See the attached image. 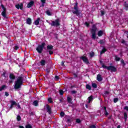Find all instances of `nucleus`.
Listing matches in <instances>:
<instances>
[{
  "label": "nucleus",
  "instance_id": "obj_1",
  "mask_svg": "<svg viewBox=\"0 0 128 128\" xmlns=\"http://www.w3.org/2000/svg\"><path fill=\"white\" fill-rule=\"evenodd\" d=\"M22 77L19 76L17 80L15 82V84L14 86L15 90H18V88H20L22 84Z\"/></svg>",
  "mask_w": 128,
  "mask_h": 128
},
{
  "label": "nucleus",
  "instance_id": "obj_2",
  "mask_svg": "<svg viewBox=\"0 0 128 128\" xmlns=\"http://www.w3.org/2000/svg\"><path fill=\"white\" fill-rule=\"evenodd\" d=\"M96 30H98V28H96V25H92V28L90 30V32L92 34L91 36L92 40H96Z\"/></svg>",
  "mask_w": 128,
  "mask_h": 128
},
{
  "label": "nucleus",
  "instance_id": "obj_3",
  "mask_svg": "<svg viewBox=\"0 0 128 128\" xmlns=\"http://www.w3.org/2000/svg\"><path fill=\"white\" fill-rule=\"evenodd\" d=\"M44 46H46V42H42L41 45H38L36 48V50H37L38 54H42L44 50Z\"/></svg>",
  "mask_w": 128,
  "mask_h": 128
},
{
  "label": "nucleus",
  "instance_id": "obj_4",
  "mask_svg": "<svg viewBox=\"0 0 128 128\" xmlns=\"http://www.w3.org/2000/svg\"><path fill=\"white\" fill-rule=\"evenodd\" d=\"M52 26H60V20L57 18L54 21H52V22L50 24Z\"/></svg>",
  "mask_w": 128,
  "mask_h": 128
},
{
  "label": "nucleus",
  "instance_id": "obj_5",
  "mask_svg": "<svg viewBox=\"0 0 128 128\" xmlns=\"http://www.w3.org/2000/svg\"><path fill=\"white\" fill-rule=\"evenodd\" d=\"M74 10H75V11L72 12L74 14L80 16V11L78 10V2L76 3L75 6H74Z\"/></svg>",
  "mask_w": 128,
  "mask_h": 128
},
{
  "label": "nucleus",
  "instance_id": "obj_6",
  "mask_svg": "<svg viewBox=\"0 0 128 128\" xmlns=\"http://www.w3.org/2000/svg\"><path fill=\"white\" fill-rule=\"evenodd\" d=\"M10 78L11 80H9V84H12L14 82V80L16 79V76L13 74H10Z\"/></svg>",
  "mask_w": 128,
  "mask_h": 128
},
{
  "label": "nucleus",
  "instance_id": "obj_7",
  "mask_svg": "<svg viewBox=\"0 0 128 128\" xmlns=\"http://www.w3.org/2000/svg\"><path fill=\"white\" fill-rule=\"evenodd\" d=\"M82 60H83L84 62H85L86 64H88L90 62H88V59L86 56H82L80 58Z\"/></svg>",
  "mask_w": 128,
  "mask_h": 128
},
{
  "label": "nucleus",
  "instance_id": "obj_8",
  "mask_svg": "<svg viewBox=\"0 0 128 128\" xmlns=\"http://www.w3.org/2000/svg\"><path fill=\"white\" fill-rule=\"evenodd\" d=\"M46 108L47 110V112L49 114H52V108L48 105H46Z\"/></svg>",
  "mask_w": 128,
  "mask_h": 128
},
{
  "label": "nucleus",
  "instance_id": "obj_9",
  "mask_svg": "<svg viewBox=\"0 0 128 128\" xmlns=\"http://www.w3.org/2000/svg\"><path fill=\"white\" fill-rule=\"evenodd\" d=\"M16 8H17V10H22L24 8V4L20 3V4H17L16 5Z\"/></svg>",
  "mask_w": 128,
  "mask_h": 128
},
{
  "label": "nucleus",
  "instance_id": "obj_10",
  "mask_svg": "<svg viewBox=\"0 0 128 128\" xmlns=\"http://www.w3.org/2000/svg\"><path fill=\"white\" fill-rule=\"evenodd\" d=\"M108 70H111V72H116V68L114 67V66H109L108 68Z\"/></svg>",
  "mask_w": 128,
  "mask_h": 128
},
{
  "label": "nucleus",
  "instance_id": "obj_11",
  "mask_svg": "<svg viewBox=\"0 0 128 128\" xmlns=\"http://www.w3.org/2000/svg\"><path fill=\"white\" fill-rule=\"evenodd\" d=\"M10 102L11 104L10 108H12V106H17V104L16 101L11 100Z\"/></svg>",
  "mask_w": 128,
  "mask_h": 128
},
{
  "label": "nucleus",
  "instance_id": "obj_12",
  "mask_svg": "<svg viewBox=\"0 0 128 128\" xmlns=\"http://www.w3.org/2000/svg\"><path fill=\"white\" fill-rule=\"evenodd\" d=\"M34 1L30 2L28 4L27 8H32V6H34Z\"/></svg>",
  "mask_w": 128,
  "mask_h": 128
},
{
  "label": "nucleus",
  "instance_id": "obj_13",
  "mask_svg": "<svg viewBox=\"0 0 128 128\" xmlns=\"http://www.w3.org/2000/svg\"><path fill=\"white\" fill-rule=\"evenodd\" d=\"M97 80H98V82H102V76L100 75V74H98L97 76Z\"/></svg>",
  "mask_w": 128,
  "mask_h": 128
},
{
  "label": "nucleus",
  "instance_id": "obj_14",
  "mask_svg": "<svg viewBox=\"0 0 128 128\" xmlns=\"http://www.w3.org/2000/svg\"><path fill=\"white\" fill-rule=\"evenodd\" d=\"M40 18H38L34 22V24H36V26H38V24H40Z\"/></svg>",
  "mask_w": 128,
  "mask_h": 128
},
{
  "label": "nucleus",
  "instance_id": "obj_15",
  "mask_svg": "<svg viewBox=\"0 0 128 128\" xmlns=\"http://www.w3.org/2000/svg\"><path fill=\"white\" fill-rule=\"evenodd\" d=\"M46 62L45 60H41V62H40V66H46Z\"/></svg>",
  "mask_w": 128,
  "mask_h": 128
},
{
  "label": "nucleus",
  "instance_id": "obj_16",
  "mask_svg": "<svg viewBox=\"0 0 128 128\" xmlns=\"http://www.w3.org/2000/svg\"><path fill=\"white\" fill-rule=\"evenodd\" d=\"M26 24H32V18H28L26 19Z\"/></svg>",
  "mask_w": 128,
  "mask_h": 128
},
{
  "label": "nucleus",
  "instance_id": "obj_17",
  "mask_svg": "<svg viewBox=\"0 0 128 128\" xmlns=\"http://www.w3.org/2000/svg\"><path fill=\"white\" fill-rule=\"evenodd\" d=\"M104 34V32L102 30H100L98 32V36H102Z\"/></svg>",
  "mask_w": 128,
  "mask_h": 128
},
{
  "label": "nucleus",
  "instance_id": "obj_18",
  "mask_svg": "<svg viewBox=\"0 0 128 128\" xmlns=\"http://www.w3.org/2000/svg\"><path fill=\"white\" fill-rule=\"evenodd\" d=\"M67 100L68 104H72V98H70V97L67 98Z\"/></svg>",
  "mask_w": 128,
  "mask_h": 128
},
{
  "label": "nucleus",
  "instance_id": "obj_19",
  "mask_svg": "<svg viewBox=\"0 0 128 128\" xmlns=\"http://www.w3.org/2000/svg\"><path fill=\"white\" fill-rule=\"evenodd\" d=\"M33 106H38V101L34 100L33 102Z\"/></svg>",
  "mask_w": 128,
  "mask_h": 128
},
{
  "label": "nucleus",
  "instance_id": "obj_20",
  "mask_svg": "<svg viewBox=\"0 0 128 128\" xmlns=\"http://www.w3.org/2000/svg\"><path fill=\"white\" fill-rule=\"evenodd\" d=\"M2 14L4 18H6V12L2 11Z\"/></svg>",
  "mask_w": 128,
  "mask_h": 128
},
{
  "label": "nucleus",
  "instance_id": "obj_21",
  "mask_svg": "<svg viewBox=\"0 0 128 128\" xmlns=\"http://www.w3.org/2000/svg\"><path fill=\"white\" fill-rule=\"evenodd\" d=\"M4 88H6V85H2L0 88V92H2V90H4Z\"/></svg>",
  "mask_w": 128,
  "mask_h": 128
},
{
  "label": "nucleus",
  "instance_id": "obj_22",
  "mask_svg": "<svg viewBox=\"0 0 128 128\" xmlns=\"http://www.w3.org/2000/svg\"><path fill=\"white\" fill-rule=\"evenodd\" d=\"M53 49H54V46H52L48 45V46H47V50H53Z\"/></svg>",
  "mask_w": 128,
  "mask_h": 128
},
{
  "label": "nucleus",
  "instance_id": "obj_23",
  "mask_svg": "<svg viewBox=\"0 0 128 128\" xmlns=\"http://www.w3.org/2000/svg\"><path fill=\"white\" fill-rule=\"evenodd\" d=\"M86 88L87 90H92V86H90V84H87L86 85Z\"/></svg>",
  "mask_w": 128,
  "mask_h": 128
},
{
  "label": "nucleus",
  "instance_id": "obj_24",
  "mask_svg": "<svg viewBox=\"0 0 128 128\" xmlns=\"http://www.w3.org/2000/svg\"><path fill=\"white\" fill-rule=\"evenodd\" d=\"M106 52V49L104 48L102 51L100 52V54H104Z\"/></svg>",
  "mask_w": 128,
  "mask_h": 128
},
{
  "label": "nucleus",
  "instance_id": "obj_25",
  "mask_svg": "<svg viewBox=\"0 0 128 128\" xmlns=\"http://www.w3.org/2000/svg\"><path fill=\"white\" fill-rule=\"evenodd\" d=\"M92 100H94V98H92V96H90L88 98V104H90V102H92Z\"/></svg>",
  "mask_w": 128,
  "mask_h": 128
},
{
  "label": "nucleus",
  "instance_id": "obj_26",
  "mask_svg": "<svg viewBox=\"0 0 128 128\" xmlns=\"http://www.w3.org/2000/svg\"><path fill=\"white\" fill-rule=\"evenodd\" d=\"M16 120L18 122H20V120H22V118L20 117V116L18 115L17 116Z\"/></svg>",
  "mask_w": 128,
  "mask_h": 128
},
{
  "label": "nucleus",
  "instance_id": "obj_27",
  "mask_svg": "<svg viewBox=\"0 0 128 128\" xmlns=\"http://www.w3.org/2000/svg\"><path fill=\"white\" fill-rule=\"evenodd\" d=\"M114 58H115L117 62H120V58L117 56H115Z\"/></svg>",
  "mask_w": 128,
  "mask_h": 128
},
{
  "label": "nucleus",
  "instance_id": "obj_28",
  "mask_svg": "<svg viewBox=\"0 0 128 128\" xmlns=\"http://www.w3.org/2000/svg\"><path fill=\"white\" fill-rule=\"evenodd\" d=\"M92 86L94 88H98V86L96 85V83H92Z\"/></svg>",
  "mask_w": 128,
  "mask_h": 128
},
{
  "label": "nucleus",
  "instance_id": "obj_29",
  "mask_svg": "<svg viewBox=\"0 0 128 128\" xmlns=\"http://www.w3.org/2000/svg\"><path fill=\"white\" fill-rule=\"evenodd\" d=\"M124 118L125 119V120H126V119L128 118V114H126V112H124Z\"/></svg>",
  "mask_w": 128,
  "mask_h": 128
},
{
  "label": "nucleus",
  "instance_id": "obj_30",
  "mask_svg": "<svg viewBox=\"0 0 128 128\" xmlns=\"http://www.w3.org/2000/svg\"><path fill=\"white\" fill-rule=\"evenodd\" d=\"M46 14H48V16H52V13H50V10H47L46 11Z\"/></svg>",
  "mask_w": 128,
  "mask_h": 128
},
{
  "label": "nucleus",
  "instance_id": "obj_31",
  "mask_svg": "<svg viewBox=\"0 0 128 128\" xmlns=\"http://www.w3.org/2000/svg\"><path fill=\"white\" fill-rule=\"evenodd\" d=\"M48 102H50V104H52V98H48Z\"/></svg>",
  "mask_w": 128,
  "mask_h": 128
},
{
  "label": "nucleus",
  "instance_id": "obj_32",
  "mask_svg": "<svg viewBox=\"0 0 128 128\" xmlns=\"http://www.w3.org/2000/svg\"><path fill=\"white\" fill-rule=\"evenodd\" d=\"M90 54L91 58H92V56H94V52H90Z\"/></svg>",
  "mask_w": 128,
  "mask_h": 128
},
{
  "label": "nucleus",
  "instance_id": "obj_33",
  "mask_svg": "<svg viewBox=\"0 0 128 128\" xmlns=\"http://www.w3.org/2000/svg\"><path fill=\"white\" fill-rule=\"evenodd\" d=\"M26 128H32V126L30 124H28L26 126Z\"/></svg>",
  "mask_w": 128,
  "mask_h": 128
},
{
  "label": "nucleus",
  "instance_id": "obj_34",
  "mask_svg": "<svg viewBox=\"0 0 128 128\" xmlns=\"http://www.w3.org/2000/svg\"><path fill=\"white\" fill-rule=\"evenodd\" d=\"M100 44H104V40H100Z\"/></svg>",
  "mask_w": 128,
  "mask_h": 128
},
{
  "label": "nucleus",
  "instance_id": "obj_35",
  "mask_svg": "<svg viewBox=\"0 0 128 128\" xmlns=\"http://www.w3.org/2000/svg\"><path fill=\"white\" fill-rule=\"evenodd\" d=\"M76 92H78L74 90L71 91V94H76Z\"/></svg>",
  "mask_w": 128,
  "mask_h": 128
},
{
  "label": "nucleus",
  "instance_id": "obj_36",
  "mask_svg": "<svg viewBox=\"0 0 128 128\" xmlns=\"http://www.w3.org/2000/svg\"><path fill=\"white\" fill-rule=\"evenodd\" d=\"M60 116H62V118L63 116H64V112H61L60 113Z\"/></svg>",
  "mask_w": 128,
  "mask_h": 128
},
{
  "label": "nucleus",
  "instance_id": "obj_37",
  "mask_svg": "<svg viewBox=\"0 0 128 128\" xmlns=\"http://www.w3.org/2000/svg\"><path fill=\"white\" fill-rule=\"evenodd\" d=\"M59 92L60 96H62V94H64V91L62 90H60Z\"/></svg>",
  "mask_w": 128,
  "mask_h": 128
},
{
  "label": "nucleus",
  "instance_id": "obj_38",
  "mask_svg": "<svg viewBox=\"0 0 128 128\" xmlns=\"http://www.w3.org/2000/svg\"><path fill=\"white\" fill-rule=\"evenodd\" d=\"M121 64H122L124 66H126V63H124V60H121Z\"/></svg>",
  "mask_w": 128,
  "mask_h": 128
},
{
  "label": "nucleus",
  "instance_id": "obj_39",
  "mask_svg": "<svg viewBox=\"0 0 128 128\" xmlns=\"http://www.w3.org/2000/svg\"><path fill=\"white\" fill-rule=\"evenodd\" d=\"M102 68H106L108 70V66H106V65L102 64Z\"/></svg>",
  "mask_w": 128,
  "mask_h": 128
},
{
  "label": "nucleus",
  "instance_id": "obj_40",
  "mask_svg": "<svg viewBox=\"0 0 128 128\" xmlns=\"http://www.w3.org/2000/svg\"><path fill=\"white\" fill-rule=\"evenodd\" d=\"M118 100V98H114V102H116Z\"/></svg>",
  "mask_w": 128,
  "mask_h": 128
},
{
  "label": "nucleus",
  "instance_id": "obj_41",
  "mask_svg": "<svg viewBox=\"0 0 128 128\" xmlns=\"http://www.w3.org/2000/svg\"><path fill=\"white\" fill-rule=\"evenodd\" d=\"M122 44H126V40H124V39H122V41H121Z\"/></svg>",
  "mask_w": 128,
  "mask_h": 128
},
{
  "label": "nucleus",
  "instance_id": "obj_42",
  "mask_svg": "<svg viewBox=\"0 0 128 128\" xmlns=\"http://www.w3.org/2000/svg\"><path fill=\"white\" fill-rule=\"evenodd\" d=\"M60 77L58 76H55V80H58Z\"/></svg>",
  "mask_w": 128,
  "mask_h": 128
},
{
  "label": "nucleus",
  "instance_id": "obj_43",
  "mask_svg": "<svg viewBox=\"0 0 128 128\" xmlns=\"http://www.w3.org/2000/svg\"><path fill=\"white\" fill-rule=\"evenodd\" d=\"M124 6L126 8V9L128 10V4L126 2H125Z\"/></svg>",
  "mask_w": 128,
  "mask_h": 128
},
{
  "label": "nucleus",
  "instance_id": "obj_44",
  "mask_svg": "<svg viewBox=\"0 0 128 128\" xmlns=\"http://www.w3.org/2000/svg\"><path fill=\"white\" fill-rule=\"evenodd\" d=\"M76 122H77L78 124H80V119H76Z\"/></svg>",
  "mask_w": 128,
  "mask_h": 128
},
{
  "label": "nucleus",
  "instance_id": "obj_45",
  "mask_svg": "<svg viewBox=\"0 0 128 128\" xmlns=\"http://www.w3.org/2000/svg\"><path fill=\"white\" fill-rule=\"evenodd\" d=\"M46 70L48 74H50V68H47Z\"/></svg>",
  "mask_w": 128,
  "mask_h": 128
},
{
  "label": "nucleus",
  "instance_id": "obj_46",
  "mask_svg": "<svg viewBox=\"0 0 128 128\" xmlns=\"http://www.w3.org/2000/svg\"><path fill=\"white\" fill-rule=\"evenodd\" d=\"M104 11L102 10L101 11V16H104Z\"/></svg>",
  "mask_w": 128,
  "mask_h": 128
},
{
  "label": "nucleus",
  "instance_id": "obj_47",
  "mask_svg": "<svg viewBox=\"0 0 128 128\" xmlns=\"http://www.w3.org/2000/svg\"><path fill=\"white\" fill-rule=\"evenodd\" d=\"M40 0L43 4H46V0Z\"/></svg>",
  "mask_w": 128,
  "mask_h": 128
},
{
  "label": "nucleus",
  "instance_id": "obj_48",
  "mask_svg": "<svg viewBox=\"0 0 128 128\" xmlns=\"http://www.w3.org/2000/svg\"><path fill=\"white\" fill-rule=\"evenodd\" d=\"M96 126L94 125H92L91 126H90L89 128H96Z\"/></svg>",
  "mask_w": 128,
  "mask_h": 128
},
{
  "label": "nucleus",
  "instance_id": "obj_49",
  "mask_svg": "<svg viewBox=\"0 0 128 128\" xmlns=\"http://www.w3.org/2000/svg\"><path fill=\"white\" fill-rule=\"evenodd\" d=\"M30 116H34V112H30Z\"/></svg>",
  "mask_w": 128,
  "mask_h": 128
},
{
  "label": "nucleus",
  "instance_id": "obj_50",
  "mask_svg": "<svg viewBox=\"0 0 128 128\" xmlns=\"http://www.w3.org/2000/svg\"><path fill=\"white\" fill-rule=\"evenodd\" d=\"M50 54H54V52L52 51V50H49L48 51Z\"/></svg>",
  "mask_w": 128,
  "mask_h": 128
},
{
  "label": "nucleus",
  "instance_id": "obj_51",
  "mask_svg": "<svg viewBox=\"0 0 128 128\" xmlns=\"http://www.w3.org/2000/svg\"><path fill=\"white\" fill-rule=\"evenodd\" d=\"M124 110H126L128 111V106H125L124 108Z\"/></svg>",
  "mask_w": 128,
  "mask_h": 128
},
{
  "label": "nucleus",
  "instance_id": "obj_52",
  "mask_svg": "<svg viewBox=\"0 0 128 128\" xmlns=\"http://www.w3.org/2000/svg\"><path fill=\"white\" fill-rule=\"evenodd\" d=\"M104 114L105 116H108V113L106 110L105 111Z\"/></svg>",
  "mask_w": 128,
  "mask_h": 128
},
{
  "label": "nucleus",
  "instance_id": "obj_53",
  "mask_svg": "<svg viewBox=\"0 0 128 128\" xmlns=\"http://www.w3.org/2000/svg\"><path fill=\"white\" fill-rule=\"evenodd\" d=\"M85 24L86 26H90V24H88V22H86Z\"/></svg>",
  "mask_w": 128,
  "mask_h": 128
},
{
  "label": "nucleus",
  "instance_id": "obj_54",
  "mask_svg": "<svg viewBox=\"0 0 128 128\" xmlns=\"http://www.w3.org/2000/svg\"><path fill=\"white\" fill-rule=\"evenodd\" d=\"M9 95L8 92H5V96H8Z\"/></svg>",
  "mask_w": 128,
  "mask_h": 128
},
{
  "label": "nucleus",
  "instance_id": "obj_55",
  "mask_svg": "<svg viewBox=\"0 0 128 128\" xmlns=\"http://www.w3.org/2000/svg\"><path fill=\"white\" fill-rule=\"evenodd\" d=\"M14 50H18V46H14Z\"/></svg>",
  "mask_w": 128,
  "mask_h": 128
},
{
  "label": "nucleus",
  "instance_id": "obj_56",
  "mask_svg": "<svg viewBox=\"0 0 128 128\" xmlns=\"http://www.w3.org/2000/svg\"><path fill=\"white\" fill-rule=\"evenodd\" d=\"M62 66H64V62H62Z\"/></svg>",
  "mask_w": 128,
  "mask_h": 128
},
{
  "label": "nucleus",
  "instance_id": "obj_57",
  "mask_svg": "<svg viewBox=\"0 0 128 128\" xmlns=\"http://www.w3.org/2000/svg\"><path fill=\"white\" fill-rule=\"evenodd\" d=\"M3 12H6V8L4 7L3 8Z\"/></svg>",
  "mask_w": 128,
  "mask_h": 128
},
{
  "label": "nucleus",
  "instance_id": "obj_58",
  "mask_svg": "<svg viewBox=\"0 0 128 128\" xmlns=\"http://www.w3.org/2000/svg\"><path fill=\"white\" fill-rule=\"evenodd\" d=\"M17 106H18V108H20V104H18Z\"/></svg>",
  "mask_w": 128,
  "mask_h": 128
},
{
  "label": "nucleus",
  "instance_id": "obj_59",
  "mask_svg": "<svg viewBox=\"0 0 128 128\" xmlns=\"http://www.w3.org/2000/svg\"><path fill=\"white\" fill-rule=\"evenodd\" d=\"M19 128H24V126H20Z\"/></svg>",
  "mask_w": 128,
  "mask_h": 128
},
{
  "label": "nucleus",
  "instance_id": "obj_60",
  "mask_svg": "<svg viewBox=\"0 0 128 128\" xmlns=\"http://www.w3.org/2000/svg\"><path fill=\"white\" fill-rule=\"evenodd\" d=\"M62 100H64V99H60V102H62Z\"/></svg>",
  "mask_w": 128,
  "mask_h": 128
},
{
  "label": "nucleus",
  "instance_id": "obj_61",
  "mask_svg": "<svg viewBox=\"0 0 128 128\" xmlns=\"http://www.w3.org/2000/svg\"><path fill=\"white\" fill-rule=\"evenodd\" d=\"M67 122H70V119H68Z\"/></svg>",
  "mask_w": 128,
  "mask_h": 128
},
{
  "label": "nucleus",
  "instance_id": "obj_62",
  "mask_svg": "<svg viewBox=\"0 0 128 128\" xmlns=\"http://www.w3.org/2000/svg\"><path fill=\"white\" fill-rule=\"evenodd\" d=\"M105 94H108V92L106 91Z\"/></svg>",
  "mask_w": 128,
  "mask_h": 128
},
{
  "label": "nucleus",
  "instance_id": "obj_63",
  "mask_svg": "<svg viewBox=\"0 0 128 128\" xmlns=\"http://www.w3.org/2000/svg\"><path fill=\"white\" fill-rule=\"evenodd\" d=\"M1 6H2V8H4V6L3 4H2Z\"/></svg>",
  "mask_w": 128,
  "mask_h": 128
},
{
  "label": "nucleus",
  "instance_id": "obj_64",
  "mask_svg": "<svg viewBox=\"0 0 128 128\" xmlns=\"http://www.w3.org/2000/svg\"><path fill=\"white\" fill-rule=\"evenodd\" d=\"M117 128H120V126L118 125L117 127Z\"/></svg>",
  "mask_w": 128,
  "mask_h": 128
}]
</instances>
